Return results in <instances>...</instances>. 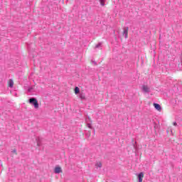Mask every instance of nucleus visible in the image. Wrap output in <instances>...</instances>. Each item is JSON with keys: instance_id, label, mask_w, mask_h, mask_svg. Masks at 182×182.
<instances>
[{"instance_id": "ddd939ff", "label": "nucleus", "mask_w": 182, "mask_h": 182, "mask_svg": "<svg viewBox=\"0 0 182 182\" xmlns=\"http://www.w3.org/2000/svg\"><path fill=\"white\" fill-rule=\"evenodd\" d=\"M173 126H177V122H173Z\"/></svg>"}, {"instance_id": "1a4fd4ad", "label": "nucleus", "mask_w": 182, "mask_h": 182, "mask_svg": "<svg viewBox=\"0 0 182 182\" xmlns=\"http://www.w3.org/2000/svg\"><path fill=\"white\" fill-rule=\"evenodd\" d=\"M96 166H97V167H102V162H97V163L96 164Z\"/></svg>"}, {"instance_id": "4468645a", "label": "nucleus", "mask_w": 182, "mask_h": 182, "mask_svg": "<svg viewBox=\"0 0 182 182\" xmlns=\"http://www.w3.org/2000/svg\"><path fill=\"white\" fill-rule=\"evenodd\" d=\"M99 47V46H96V48H98Z\"/></svg>"}, {"instance_id": "f03ea898", "label": "nucleus", "mask_w": 182, "mask_h": 182, "mask_svg": "<svg viewBox=\"0 0 182 182\" xmlns=\"http://www.w3.org/2000/svg\"><path fill=\"white\" fill-rule=\"evenodd\" d=\"M123 36H124L125 39H127V38H129V27H127L124 29Z\"/></svg>"}, {"instance_id": "9b49d317", "label": "nucleus", "mask_w": 182, "mask_h": 182, "mask_svg": "<svg viewBox=\"0 0 182 182\" xmlns=\"http://www.w3.org/2000/svg\"><path fill=\"white\" fill-rule=\"evenodd\" d=\"M13 153H14V154H16V149L13 150Z\"/></svg>"}, {"instance_id": "39448f33", "label": "nucleus", "mask_w": 182, "mask_h": 182, "mask_svg": "<svg viewBox=\"0 0 182 182\" xmlns=\"http://www.w3.org/2000/svg\"><path fill=\"white\" fill-rule=\"evenodd\" d=\"M142 90L144 92H145V93H149V92H150V89L149 88V87L147 85H143Z\"/></svg>"}, {"instance_id": "0eeeda50", "label": "nucleus", "mask_w": 182, "mask_h": 182, "mask_svg": "<svg viewBox=\"0 0 182 182\" xmlns=\"http://www.w3.org/2000/svg\"><path fill=\"white\" fill-rule=\"evenodd\" d=\"M8 86H9V87H14V80H9L8 81Z\"/></svg>"}, {"instance_id": "f257e3e1", "label": "nucleus", "mask_w": 182, "mask_h": 182, "mask_svg": "<svg viewBox=\"0 0 182 182\" xmlns=\"http://www.w3.org/2000/svg\"><path fill=\"white\" fill-rule=\"evenodd\" d=\"M29 103L33 105L35 109H39V103H38V100H36V98H31L29 100Z\"/></svg>"}, {"instance_id": "20e7f679", "label": "nucleus", "mask_w": 182, "mask_h": 182, "mask_svg": "<svg viewBox=\"0 0 182 182\" xmlns=\"http://www.w3.org/2000/svg\"><path fill=\"white\" fill-rule=\"evenodd\" d=\"M54 172L55 174H59L60 173H62V168L60 166H56L54 169Z\"/></svg>"}, {"instance_id": "7ed1b4c3", "label": "nucleus", "mask_w": 182, "mask_h": 182, "mask_svg": "<svg viewBox=\"0 0 182 182\" xmlns=\"http://www.w3.org/2000/svg\"><path fill=\"white\" fill-rule=\"evenodd\" d=\"M143 178H144V173L141 172L138 175V180L139 182H143Z\"/></svg>"}, {"instance_id": "6e6552de", "label": "nucleus", "mask_w": 182, "mask_h": 182, "mask_svg": "<svg viewBox=\"0 0 182 182\" xmlns=\"http://www.w3.org/2000/svg\"><path fill=\"white\" fill-rule=\"evenodd\" d=\"M79 92H80V90H79V87H75V95H77L79 93Z\"/></svg>"}, {"instance_id": "9d476101", "label": "nucleus", "mask_w": 182, "mask_h": 182, "mask_svg": "<svg viewBox=\"0 0 182 182\" xmlns=\"http://www.w3.org/2000/svg\"><path fill=\"white\" fill-rule=\"evenodd\" d=\"M100 4L102 6H105V0H100Z\"/></svg>"}, {"instance_id": "f8f14e48", "label": "nucleus", "mask_w": 182, "mask_h": 182, "mask_svg": "<svg viewBox=\"0 0 182 182\" xmlns=\"http://www.w3.org/2000/svg\"><path fill=\"white\" fill-rule=\"evenodd\" d=\"M80 99H85V96H83V95H80Z\"/></svg>"}, {"instance_id": "423d86ee", "label": "nucleus", "mask_w": 182, "mask_h": 182, "mask_svg": "<svg viewBox=\"0 0 182 182\" xmlns=\"http://www.w3.org/2000/svg\"><path fill=\"white\" fill-rule=\"evenodd\" d=\"M154 106L155 109H156V110H159V112H160L161 110V106H160V105L154 104Z\"/></svg>"}]
</instances>
